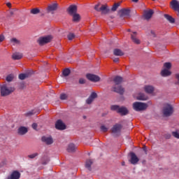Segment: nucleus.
<instances>
[{"mask_svg":"<svg viewBox=\"0 0 179 179\" xmlns=\"http://www.w3.org/2000/svg\"><path fill=\"white\" fill-rule=\"evenodd\" d=\"M172 135L173 136H174V138H176L177 139H179V134L177 131H173L172 132Z\"/></svg>","mask_w":179,"mask_h":179,"instance_id":"nucleus-45","label":"nucleus"},{"mask_svg":"<svg viewBox=\"0 0 179 179\" xmlns=\"http://www.w3.org/2000/svg\"><path fill=\"white\" fill-rule=\"evenodd\" d=\"M113 54L116 57H122L124 55V52L118 48L114 49Z\"/></svg>","mask_w":179,"mask_h":179,"instance_id":"nucleus-27","label":"nucleus"},{"mask_svg":"<svg viewBox=\"0 0 179 179\" xmlns=\"http://www.w3.org/2000/svg\"><path fill=\"white\" fill-rule=\"evenodd\" d=\"M28 129L26 127H20L18 129H17V134L18 135H26V134H27L28 132Z\"/></svg>","mask_w":179,"mask_h":179,"instance_id":"nucleus-18","label":"nucleus"},{"mask_svg":"<svg viewBox=\"0 0 179 179\" xmlns=\"http://www.w3.org/2000/svg\"><path fill=\"white\" fill-rule=\"evenodd\" d=\"M144 150H145V152H146V150L144 149Z\"/></svg>","mask_w":179,"mask_h":179,"instance_id":"nucleus-58","label":"nucleus"},{"mask_svg":"<svg viewBox=\"0 0 179 179\" xmlns=\"http://www.w3.org/2000/svg\"><path fill=\"white\" fill-rule=\"evenodd\" d=\"M131 38L135 44H141V41L136 38V32H134L133 34H131Z\"/></svg>","mask_w":179,"mask_h":179,"instance_id":"nucleus-24","label":"nucleus"},{"mask_svg":"<svg viewBox=\"0 0 179 179\" xmlns=\"http://www.w3.org/2000/svg\"><path fill=\"white\" fill-rule=\"evenodd\" d=\"M32 128H33V129H37V124L36 123H34L32 124Z\"/></svg>","mask_w":179,"mask_h":179,"instance_id":"nucleus-51","label":"nucleus"},{"mask_svg":"<svg viewBox=\"0 0 179 179\" xmlns=\"http://www.w3.org/2000/svg\"><path fill=\"white\" fill-rule=\"evenodd\" d=\"M55 128L59 131H64V129H66V125L61 120H58L55 123Z\"/></svg>","mask_w":179,"mask_h":179,"instance_id":"nucleus-9","label":"nucleus"},{"mask_svg":"<svg viewBox=\"0 0 179 179\" xmlns=\"http://www.w3.org/2000/svg\"><path fill=\"white\" fill-rule=\"evenodd\" d=\"M117 113L121 115H127L128 113H129V110H128V108H127L126 107L122 106L119 108V110Z\"/></svg>","mask_w":179,"mask_h":179,"instance_id":"nucleus-20","label":"nucleus"},{"mask_svg":"<svg viewBox=\"0 0 179 179\" xmlns=\"http://www.w3.org/2000/svg\"><path fill=\"white\" fill-rule=\"evenodd\" d=\"M12 58H13V59H15V60L22 59V58H23V55L20 52H15L12 55Z\"/></svg>","mask_w":179,"mask_h":179,"instance_id":"nucleus-25","label":"nucleus"},{"mask_svg":"<svg viewBox=\"0 0 179 179\" xmlns=\"http://www.w3.org/2000/svg\"><path fill=\"white\" fill-rule=\"evenodd\" d=\"M122 129V124H115L111 129V132L115 136H120L121 135V131Z\"/></svg>","mask_w":179,"mask_h":179,"instance_id":"nucleus-5","label":"nucleus"},{"mask_svg":"<svg viewBox=\"0 0 179 179\" xmlns=\"http://www.w3.org/2000/svg\"><path fill=\"white\" fill-rule=\"evenodd\" d=\"M60 99H61V100H66V94H62L60 95Z\"/></svg>","mask_w":179,"mask_h":179,"instance_id":"nucleus-47","label":"nucleus"},{"mask_svg":"<svg viewBox=\"0 0 179 179\" xmlns=\"http://www.w3.org/2000/svg\"><path fill=\"white\" fill-rule=\"evenodd\" d=\"M71 16H73V22L76 23L80 22V15L78 14V13L72 14Z\"/></svg>","mask_w":179,"mask_h":179,"instance_id":"nucleus-23","label":"nucleus"},{"mask_svg":"<svg viewBox=\"0 0 179 179\" xmlns=\"http://www.w3.org/2000/svg\"><path fill=\"white\" fill-rule=\"evenodd\" d=\"M132 2H135L136 3L138 2L139 0H131Z\"/></svg>","mask_w":179,"mask_h":179,"instance_id":"nucleus-55","label":"nucleus"},{"mask_svg":"<svg viewBox=\"0 0 179 179\" xmlns=\"http://www.w3.org/2000/svg\"><path fill=\"white\" fill-rule=\"evenodd\" d=\"M170 4L171 9L175 12H178L177 15L179 16V1L178 0H172Z\"/></svg>","mask_w":179,"mask_h":179,"instance_id":"nucleus-7","label":"nucleus"},{"mask_svg":"<svg viewBox=\"0 0 179 179\" xmlns=\"http://www.w3.org/2000/svg\"><path fill=\"white\" fill-rule=\"evenodd\" d=\"M0 89H1V95L3 97L9 96V94H12V93L15 92V87H12L9 84H3L2 85H0Z\"/></svg>","mask_w":179,"mask_h":179,"instance_id":"nucleus-1","label":"nucleus"},{"mask_svg":"<svg viewBox=\"0 0 179 179\" xmlns=\"http://www.w3.org/2000/svg\"><path fill=\"white\" fill-rule=\"evenodd\" d=\"M51 40H52V36H47L45 37L40 38L38 40V43L39 45H44V44H48V43H50Z\"/></svg>","mask_w":179,"mask_h":179,"instance_id":"nucleus-6","label":"nucleus"},{"mask_svg":"<svg viewBox=\"0 0 179 179\" xmlns=\"http://www.w3.org/2000/svg\"><path fill=\"white\" fill-rule=\"evenodd\" d=\"M62 75L64 77L69 76L71 75V70L69 69H65L62 72Z\"/></svg>","mask_w":179,"mask_h":179,"instance_id":"nucleus-34","label":"nucleus"},{"mask_svg":"<svg viewBox=\"0 0 179 179\" xmlns=\"http://www.w3.org/2000/svg\"><path fill=\"white\" fill-rule=\"evenodd\" d=\"M67 152H69V153H73V152H76V146L75 145V144H69L67 147Z\"/></svg>","mask_w":179,"mask_h":179,"instance_id":"nucleus-21","label":"nucleus"},{"mask_svg":"<svg viewBox=\"0 0 179 179\" xmlns=\"http://www.w3.org/2000/svg\"><path fill=\"white\" fill-rule=\"evenodd\" d=\"M48 162H50V158L45 157L42 159V164L45 165L48 164Z\"/></svg>","mask_w":179,"mask_h":179,"instance_id":"nucleus-39","label":"nucleus"},{"mask_svg":"<svg viewBox=\"0 0 179 179\" xmlns=\"http://www.w3.org/2000/svg\"><path fill=\"white\" fill-rule=\"evenodd\" d=\"M173 113H174V108L171 104L166 103L163 108V114L164 117H170L173 115Z\"/></svg>","mask_w":179,"mask_h":179,"instance_id":"nucleus-2","label":"nucleus"},{"mask_svg":"<svg viewBox=\"0 0 179 179\" xmlns=\"http://www.w3.org/2000/svg\"><path fill=\"white\" fill-rule=\"evenodd\" d=\"M164 138L165 139H170V138H171V134L170 133H167L164 134Z\"/></svg>","mask_w":179,"mask_h":179,"instance_id":"nucleus-48","label":"nucleus"},{"mask_svg":"<svg viewBox=\"0 0 179 179\" xmlns=\"http://www.w3.org/2000/svg\"><path fill=\"white\" fill-rule=\"evenodd\" d=\"M164 68H166V69H171V63L170 62H166L164 64Z\"/></svg>","mask_w":179,"mask_h":179,"instance_id":"nucleus-41","label":"nucleus"},{"mask_svg":"<svg viewBox=\"0 0 179 179\" xmlns=\"http://www.w3.org/2000/svg\"><path fill=\"white\" fill-rule=\"evenodd\" d=\"M58 8L57 3H53L48 6V12H54V10H57Z\"/></svg>","mask_w":179,"mask_h":179,"instance_id":"nucleus-22","label":"nucleus"},{"mask_svg":"<svg viewBox=\"0 0 179 179\" xmlns=\"http://www.w3.org/2000/svg\"><path fill=\"white\" fill-rule=\"evenodd\" d=\"M5 40V36L3 35H0V41L2 43Z\"/></svg>","mask_w":179,"mask_h":179,"instance_id":"nucleus-50","label":"nucleus"},{"mask_svg":"<svg viewBox=\"0 0 179 179\" xmlns=\"http://www.w3.org/2000/svg\"><path fill=\"white\" fill-rule=\"evenodd\" d=\"M14 76L13 74H9L8 76H7L6 80L7 82H12V80H13Z\"/></svg>","mask_w":179,"mask_h":179,"instance_id":"nucleus-38","label":"nucleus"},{"mask_svg":"<svg viewBox=\"0 0 179 179\" xmlns=\"http://www.w3.org/2000/svg\"><path fill=\"white\" fill-rule=\"evenodd\" d=\"M37 156H38V152H35L34 154H31L28 155V158L29 159H34L36 157H37Z\"/></svg>","mask_w":179,"mask_h":179,"instance_id":"nucleus-40","label":"nucleus"},{"mask_svg":"<svg viewBox=\"0 0 179 179\" xmlns=\"http://www.w3.org/2000/svg\"><path fill=\"white\" fill-rule=\"evenodd\" d=\"M6 5H7L8 8L12 7V3H7Z\"/></svg>","mask_w":179,"mask_h":179,"instance_id":"nucleus-54","label":"nucleus"},{"mask_svg":"<svg viewBox=\"0 0 179 179\" xmlns=\"http://www.w3.org/2000/svg\"><path fill=\"white\" fill-rule=\"evenodd\" d=\"M100 3L95 5L94 9L96 12H101V15H107L110 13V8L107 5H101V7Z\"/></svg>","mask_w":179,"mask_h":179,"instance_id":"nucleus-3","label":"nucleus"},{"mask_svg":"<svg viewBox=\"0 0 179 179\" xmlns=\"http://www.w3.org/2000/svg\"><path fill=\"white\" fill-rule=\"evenodd\" d=\"M152 1H156V0H152Z\"/></svg>","mask_w":179,"mask_h":179,"instance_id":"nucleus-60","label":"nucleus"},{"mask_svg":"<svg viewBox=\"0 0 179 179\" xmlns=\"http://www.w3.org/2000/svg\"><path fill=\"white\" fill-rule=\"evenodd\" d=\"M86 78L87 79H88V80H90L91 82H100V77L97 75L87 73L86 75Z\"/></svg>","mask_w":179,"mask_h":179,"instance_id":"nucleus-8","label":"nucleus"},{"mask_svg":"<svg viewBox=\"0 0 179 179\" xmlns=\"http://www.w3.org/2000/svg\"><path fill=\"white\" fill-rule=\"evenodd\" d=\"M18 78L20 80H24V79L29 78V73H20Z\"/></svg>","mask_w":179,"mask_h":179,"instance_id":"nucleus-32","label":"nucleus"},{"mask_svg":"<svg viewBox=\"0 0 179 179\" xmlns=\"http://www.w3.org/2000/svg\"><path fill=\"white\" fill-rule=\"evenodd\" d=\"M155 12L153 10H149L144 12V17L145 20H149L153 16Z\"/></svg>","mask_w":179,"mask_h":179,"instance_id":"nucleus-15","label":"nucleus"},{"mask_svg":"<svg viewBox=\"0 0 179 179\" xmlns=\"http://www.w3.org/2000/svg\"><path fill=\"white\" fill-rule=\"evenodd\" d=\"M120 5H121V3H115L113 7L111 8V10L113 12H115V10H117V9H118V7L120 6Z\"/></svg>","mask_w":179,"mask_h":179,"instance_id":"nucleus-35","label":"nucleus"},{"mask_svg":"<svg viewBox=\"0 0 179 179\" xmlns=\"http://www.w3.org/2000/svg\"><path fill=\"white\" fill-rule=\"evenodd\" d=\"M161 75L164 77L170 76V75H171V71L166 69H164L161 71Z\"/></svg>","mask_w":179,"mask_h":179,"instance_id":"nucleus-29","label":"nucleus"},{"mask_svg":"<svg viewBox=\"0 0 179 179\" xmlns=\"http://www.w3.org/2000/svg\"><path fill=\"white\" fill-rule=\"evenodd\" d=\"M129 162L131 163V164L134 165L138 164V163L139 162V158L138 157V156H136V154H135V152L130 153Z\"/></svg>","mask_w":179,"mask_h":179,"instance_id":"nucleus-10","label":"nucleus"},{"mask_svg":"<svg viewBox=\"0 0 179 179\" xmlns=\"http://www.w3.org/2000/svg\"><path fill=\"white\" fill-rule=\"evenodd\" d=\"M133 108L135 110V111H143L148 108V103L134 102L133 103Z\"/></svg>","mask_w":179,"mask_h":179,"instance_id":"nucleus-4","label":"nucleus"},{"mask_svg":"<svg viewBox=\"0 0 179 179\" xmlns=\"http://www.w3.org/2000/svg\"><path fill=\"white\" fill-rule=\"evenodd\" d=\"M165 19H166V20H168L169 22L170 23H176V20L171 17V15H169V14H165L164 15Z\"/></svg>","mask_w":179,"mask_h":179,"instance_id":"nucleus-28","label":"nucleus"},{"mask_svg":"<svg viewBox=\"0 0 179 179\" xmlns=\"http://www.w3.org/2000/svg\"><path fill=\"white\" fill-rule=\"evenodd\" d=\"M11 44H13V45H16V44H20V41H19L17 38H13L10 40Z\"/></svg>","mask_w":179,"mask_h":179,"instance_id":"nucleus-33","label":"nucleus"},{"mask_svg":"<svg viewBox=\"0 0 179 179\" xmlns=\"http://www.w3.org/2000/svg\"><path fill=\"white\" fill-rule=\"evenodd\" d=\"M137 100H148V96L145 95L143 93H140L137 96Z\"/></svg>","mask_w":179,"mask_h":179,"instance_id":"nucleus-31","label":"nucleus"},{"mask_svg":"<svg viewBox=\"0 0 179 179\" xmlns=\"http://www.w3.org/2000/svg\"><path fill=\"white\" fill-rule=\"evenodd\" d=\"M34 110H30L25 113L26 117H31V115H34Z\"/></svg>","mask_w":179,"mask_h":179,"instance_id":"nucleus-43","label":"nucleus"},{"mask_svg":"<svg viewBox=\"0 0 179 179\" xmlns=\"http://www.w3.org/2000/svg\"><path fill=\"white\" fill-rule=\"evenodd\" d=\"M8 179H20V173L17 171H14L10 177L8 178Z\"/></svg>","mask_w":179,"mask_h":179,"instance_id":"nucleus-19","label":"nucleus"},{"mask_svg":"<svg viewBox=\"0 0 179 179\" xmlns=\"http://www.w3.org/2000/svg\"><path fill=\"white\" fill-rule=\"evenodd\" d=\"M144 150H145V152H146V150L144 149Z\"/></svg>","mask_w":179,"mask_h":179,"instance_id":"nucleus-59","label":"nucleus"},{"mask_svg":"<svg viewBox=\"0 0 179 179\" xmlns=\"http://www.w3.org/2000/svg\"><path fill=\"white\" fill-rule=\"evenodd\" d=\"M101 131L102 132H107V131H108V128L106 127L104 125H102L101 126Z\"/></svg>","mask_w":179,"mask_h":179,"instance_id":"nucleus-44","label":"nucleus"},{"mask_svg":"<svg viewBox=\"0 0 179 179\" xmlns=\"http://www.w3.org/2000/svg\"><path fill=\"white\" fill-rule=\"evenodd\" d=\"M176 79L178 80V83H179V73L176 74Z\"/></svg>","mask_w":179,"mask_h":179,"instance_id":"nucleus-53","label":"nucleus"},{"mask_svg":"<svg viewBox=\"0 0 179 179\" xmlns=\"http://www.w3.org/2000/svg\"><path fill=\"white\" fill-rule=\"evenodd\" d=\"M67 38L69 40H73V38H75V34H72V33H70L68 36H67Z\"/></svg>","mask_w":179,"mask_h":179,"instance_id":"nucleus-42","label":"nucleus"},{"mask_svg":"<svg viewBox=\"0 0 179 179\" xmlns=\"http://www.w3.org/2000/svg\"><path fill=\"white\" fill-rule=\"evenodd\" d=\"M31 13L32 15H38V13H40V9L33 8L32 10H31Z\"/></svg>","mask_w":179,"mask_h":179,"instance_id":"nucleus-37","label":"nucleus"},{"mask_svg":"<svg viewBox=\"0 0 179 179\" xmlns=\"http://www.w3.org/2000/svg\"><path fill=\"white\" fill-rule=\"evenodd\" d=\"M79 83L80 85H85V83H86V80H85V78H80Z\"/></svg>","mask_w":179,"mask_h":179,"instance_id":"nucleus-46","label":"nucleus"},{"mask_svg":"<svg viewBox=\"0 0 179 179\" xmlns=\"http://www.w3.org/2000/svg\"><path fill=\"white\" fill-rule=\"evenodd\" d=\"M93 164V160L88 159L85 162V167L87 169L90 171H92V165Z\"/></svg>","mask_w":179,"mask_h":179,"instance_id":"nucleus-26","label":"nucleus"},{"mask_svg":"<svg viewBox=\"0 0 179 179\" xmlns=\"http://www.w3.org/2000/svg\"><path fill=\"white\" fill-rule=\"evenodd\" d=\"M67 12H68L69 15H74L75 13H77L78 6L76 5H71L67 8Z\"/></svg>","mask_w":179,"mask_h":179,"instance_id":"nucleus-11","label":"nucleus"},{"mask_svg":"<svg viewBox=\"0 0 179 179\" xmlns=\"http://www.w3.org/2000/svg\"><path fill=\"white\" fill-rule=\"evenodd\" d=\"M113 82L115 85H121L122 83V77L121 76H116L113 79Z\"/></svg>","mask_w":179,"mask_h":179,"instance_id":"nucleus-30","label":"nucleus"},{"mask_svg":"<svg viewBox=\"0 0 179 179\" xmlns=\"http://www.w3.org/2000/svg\"><path fill=\"white\" fill-rule=\"evenodd\" d=\"M94 99H97V94L96 92H92L90 96L86 100L87 104H92L94 101Z\"/></svg>","mask_w":179,"mask_h":179,"instance_id":"nucleus-13","label":"nucleus"},{"mask_svg":"<svg viewBox=\"0 0 179 179\" xmlns=\"http://www.w3.org/2000/svg\"><path fill=\"white\" fill-rule=\"evenodd\" d=\"M144 90L145 93H148V94H152V93L155 92V87L152 85H145L144 87Z\"/></svg>","mask_w":179,"mask_h":179,"instance_id":"nucleus-17","label":"nucleus"},{"mask_svg":"<svg viewBox=\"0 0 179 179\" xmlns=\"http://www.w3.org/2000/svg\"><path fill=\"white\" fill-rule=\"evenodd\" d=\"M111 110L113 111H117V113H118L119 110H120V106H117V105H113L111 107H110Z\"/></svg>","mask_w":179,"mask_h":179,"instance_id":"nucleus-36","label":"nucleus"},{"mask_svg":"<svg viewBox=\"0 0 179 179\" xmlns=\"http://www.w3.org/2000/svg\"><path fill=\"white\" fill-rule=\"evenodd\" d=\"M144 150H145V152H146V150L144 149Z\"/></svg>","mask_w":179,"mask_h":179,"instance_id":"nucleus-57","label":"nucleus"},{"mask_svg":"<svg viewBox=\"0 0 179 179\" xmlns=\"http://www.w3.org/2000/svg\"><path fill=\"white\" fill-rule=\"evenodd\" d=\"M150 34H151V36H152V37H156V33H155V31L151 30Z\"/></svg>","mask_w":179,"mask_h":179,"instance_id":"nucleus-49","label":"nucleus"},{"mask_svg":"<svg viewBox=\"0 0 179 179\" xmlns=\"http://www.w3.org/2000/svg\"><path fill=\"white\" fill-rule=\"evenodd\" d=\"M41 141L42 142L46 143V145H52V143H54V140H52V137L43 136Z\"/></svg>","mask_w":179,"mask_h":179,"instance_id":"nucleus-14","label":"nucleus"},{"mask_svg":"<svg viewBox=\"0 0 179 179\" xmlns=\"http://www.w3.org/2000/svg\"><path fill=\"white\" fill-rule=\"evenodd\" d=\"M131 10L129 9H122L120 11V17H124V16H129Z\"/></svg>","mask_w":179,"mask_h":179,"instance_id":"nucleus-16","label":"nucleus"},{"mask_svg":"<svg viewBox=\"0 0 179 179\" xmlns=\"http://www.w3.org/2000/svg\"><path fill=\"white\" fill-rule=\"evenodd\" d=\"M112 92H115V93H118L119 94L122 95L125 92V90L122 86H114L112 87Z\"/></svg>","mask_w":179,"mask_h":179,"instance_id":"nucleus-12","label":"nucleus"},{"mask_svg":"<svg viewBox=\"0 0 179 179\" xmlns=\"http://www.w3.org/2000/svg\"><path fill=\"white\" fill-rule=\"evenodd\" d=\"M122 166H125V162H122Z\"/></svg>","mask_w":179,"mask_h":179,"instance_id":"nucleus-56","label":"nucleus"},{"mask_svg":"<svg viewBox=\"0 0 179 179\" xmlns=\"http://www.w3.org/2000/svg\"><path fill=\"white\" fill-rule=\"evenodd\" d=\"M120 61V59L118 57H115L113 59V62H118Z\"/></svg>","mask_w":179,"mask_h":179,"instance_id":"nucleus-52","label":"nucleus"}]
</instances>
